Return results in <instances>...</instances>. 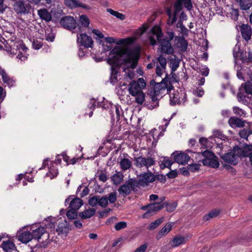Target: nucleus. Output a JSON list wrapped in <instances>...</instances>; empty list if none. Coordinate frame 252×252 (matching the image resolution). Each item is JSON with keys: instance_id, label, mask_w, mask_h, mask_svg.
<instances>
[{"instance_id": "nucleus-34", "label": "nucleus", "mask_w": 252, "mask_h": 252, "mask_svg": "<svg viewBox=\"0 0 252 252\" xmlns=\"http://www.w3.org/2000/svg\"><path fill=\"white\" fill-rule=\"evenodd\" d=\"M129 186L130 187L131 190L135 191L136 189L139 187L140 185V182L139 179L136 180L135 179L130 178L126 181Z\"/></svg>"}, {"instance_id": "nucleus-36", "label": "nucleus", "mask_w": 252, "mask_h": 252, "mask_svg": "<svg viewBox=\"0 0 252 252\" xmlns=\"http://www.w3.org/2000/svg\"><path fill=\"white\" fill-rule=\"evenodd\" d=\"M55 38V35L53 32L52 30L47 29L45 32V38L46 40L50 42H53Z\"/></svg>"}, {"instance_id": "nucleus-25", "label": "nucleus", "mask_w": 252, "mask_h": 252, "mask_svg": "<svg viewBox=\"0 0 252 252\" xmlns=\"http://www.w3.org/2000/svg\"><path fill=\"white\" fill-rule=\"evenodd\" d=\"M175 40H178V47L179 48H180V50L182 52L186 51L188 48V43L185 38L183 36L176 37Z\"/></svg>"}, {"instance_id": "nucleus-63", "label": "nucleus", "mask_w": 252, "mask_h": 252, "mask_svg": "<svg viewBox=\"0 0 252 252\" xmlns=\"http://www.w3.org/2000/svg\"><path fill=\"white\" fill-rule=\"evenodd\" d=\"M185 4V7L188 10H190L192 8V4L191 0H181Z\"/></svg>"}, {"instance_id": "nucleus-49", "label": "nucleus", "mask_w": 252, "mask_h": 252, "mask_svg": "<svg viewBox=\"0 0 252 252\" xmlns=\"http://www.w3.org/2000/svg\"><path fill=\"white\" fill-rule=\"evenodd\" d=\"M122 176L121 174L116 173L111 177V179L115 184L117 185L121 182L122 180Z\"/></svg>"}, {"instance_id": "nucleus-20", "label": "nucleus", "mask_w": 252, "mask_h": 252, "mask_svg": "<svg viewBox=\"0 0 252 252\" xmlns=\"http://www.w3.org/2000/svg\"><path fill=\"white\" fill-rule=\"evenodd\" d=\"M188 241L187 237L182 236H176L173 238L171 242L172 247H177L179 246L185 244Z\"/></svg>"}, {"instance_id": "nucleus-12", "label": "nucleus", "mask_w": 252, "mask_h": 252, "mask_svg": "<svg viewBox=\"0 0 252 252\" xmlns=\"http://www.w3.org/2000/svg\"><path fill=\"white\" fill-rule=\"evenodd\" d=\"M172 156H173L174 160L176 162L182 165L186 164L190 159L189 156L184 152L179 153L175 152L172 153Z\"/></svg>"}, {"instance_id": "nucleus-6", "label": "nucleus", "mask_w": 252, "mask_h": 252, "mask_svg": "<svg viewBox=\"0 0 252 252\" xmlns=\"http://www.w3.org/2000/svg\"><path fill=\"white\" fill-rule=\"evenodd\" d=\"M138 179L141 186L146 187L155 181V175L150 171L144 172L138 176Z\"/></svg>"}, {"instance_id": "nucleus-11", "label": "nucleus", "mask_w": 252, "mask_h": 252, "mask_svg": "<svg viewBox=\"0 0 252 252\" xmlns=\"http://www.w3.org/2000/svg\"><path fill=\"white\" fill-rule=\"evenodd\" d=\"M30 7L29 4L25 5L24 1L20 0L16 1L13 5L14 10L17 14L28 13Z\"/></svg>"}, {"instance_id": "nucleus-16", "label": "nucleus", "mask_w": 252, "mask_h": 252, "mask_svg": "<svg viewBox=\"0 0 252 252\" xmlns=\"http://www.w3.org/2000/svg\"><path fill=\"white\" fill-rule=\"evenodd\" d=\"M240 28L243 38L248 42L251 39L252 35L251 27L248 24H242Z\"/></svg>"}, {"instance_id": "nucleus-22", "label": "nucleus", "mask_w": 252, "mask_h": 252, "mask_svg": "<svg viewBox=\"0 0 252 252\" xmlns=\"http://www.w3.org/2000/svg\"><path fill=\"white\" fill-rule=\"evenodd\" d=\"M95 213V209L94 208H89L86 209L82 212H79L78 216L82 219L85 220L93 217Z\"/></svg>"}, {"instance_id": "nucleus-57", "label": "nucleus", "mask_w": 252, "mask_h": 252, "mask_svg": "<svg viewBox=\"0 0 252 252\" xmlns=\"http://www.w3.org/2000/svg\"><path fill=\"white\" fill-rule=\"evenodd\" d=\"M194 95L198 97H202L204 94V91L202 88H196L195 90L193 91Z\"/></svg>"}, {"instance_id": "nucleus-46", "label": "nucleus", "mask_w": 252, "mask_h": 252, "mask_svg": "<svg viewBox=\"0 0 252 252\" xmlns=\"http://www.w3.org/2000/svg\"><path fill=\"white\" fill-rule=\"evenodd\" d=\"M133 96L135 97V102L136 103L142 104L145 100V95L142 91H141Z\"/></svg>"}, {"instance_id": "nucleus-24", "label": "nucleus", "mask_w": 252, "mask_h": 252, "mask_svg": "<svg viewBox=\"0 0 252 252\" xmlns=\"http://www.w3.org/2000/svg\"><path fill=\"white\" fill-rule=\"evenodd\" d=\"M172 227V223L168 222L166 224V225L163 227L161 230L158 232V234L156 237L157 239H159L163 236L167 234L169 231L171 230Z\"/></svg>"}, {"instance_id": "nucleus-21", "label": "nucleus", "mask_w": 252, "mask_h": 252, "mask_svg": "<svg viewBox=\"0 0 252 252\" xmlns=\"http://www.w3.org/2000/svg\"><path fill=\"white\" fill-rule=\"evenodd\" d=\"M70 230L69 224L66 221L59 222L57 228V231L62 234H67Z\"/></svg>"}, {"instance_id": "nucleus-1", "label": "nucleus", "mask_w": 252, "mask_h": 252, "mask_svg": "<svg viewBox=\"0 0 252 252\" xmlns=\"http://www.w3.org/2000/svg\"><path fill=\"white\" fill-rule=\"evenodd\" d=\"M114 55L107 60V63L111 65L110 82L114 84L118 82L117 75L120 66L122 64L130 63L131 67L134 68L139 59V52L135 49L116 47L110 52Z\"/></svg>"}, {"instance_id": "nucleus-56", "label": "nucleus", "mask_w": 252, "mask_h": 252, "mask_svg": "<svg viewBox=\"0 0 252 252\" xmlns=\"http://www.w3.org/2000/svg\"><path fill=\"white\" fill-rule=\"evenodd\" d=\"M188 167V169L191 172H194L196 171H198L200 168V165L197 163H192L190 164H189L187 166Z\"/></svg>"}, {"instance_id": "nucleus-54", "label": "nucleus", "mask_w": 252, "mask_h": 252, "mask_svg": "<svg viewBox=\"0 0 252 252\" xmlns=\"http://www.w3.org/2000/svg\"><path fill=\"white\" fill-rule=\"evenodd\" d=\"M174 6L175 10L173 13H176V14L177 15V13L182 9V0H178V1L175 3Z\"/></svg>"}, {"instance_id": "nucleus-58", "label": "nucleus", "mask_w": 252, "mask_h": 252, "mask_svg": "<svg viewBox=\"0 0 252 252\" xmlns=\"http://www.w3.org/2000/svg\"><path fill=\"white\" fill-rule=\"evenodd\" d=\"M199 143L200 144L204 147V148H207L210 146V145H208L209 143V141L207 138L205 137H201L199 139Z\"/></svg>"}, {"instance_id": "nucleus-52", "label": "nucleus", "mask_w": 252, "mask_h": 252, "mask_svg": "<svg viewBox=\"0 0 252 252\" xmlns=\"http://www.w3.org/2000/svg\"><path fill=\"white\" fill-rule=\"evenodd\" d=\"M213 136L221 140H224L225 138V135L220 130H214L213 131Z\"/></svg>"}, {"instance_id": "nucleus-60", "label": "nucleus", "mask_w": 252, "mask_h": 252, "mask_svg": "<svg viewBox=\"0 0 252 252\" xmlns=\"http://www.w3.org/2000/svg\"><path fill=\"white\" fill-rule=\"evenodd\" d=\"M135 75V73L133 70H128L127 72H126V75L124 77L125 80H131L132 79Z\"/></svg>"}, {"instance_id": "nucleus-55", "label": "nucleus", "mask_w": 252, "mask_h": 252, "mask_svg": "<svg viewBox=\"0 0 252 252\" xmlns=\"http://www.w3.org/2000/svg\"><path fill=\"white\" fill-rule=\"evenodd\" d=\"M159 94H158L157 93H156V94H155L153 93V92L152 91H151L150 92V95L151 97L152 101L156 103V104L154 105L153 106H151L153 108L158 106V99L157 97V95Z\"/></svg>"}, {"instance_id": "nucleus-47", "label": "nucleus", "mask_w": 252, "mask_h": 252, "mask_svg": "<svg viewBox=\"0 0 252 252\" xmlns=\"http://www.w3.org/2000/svg\"><path fill=\"white\" fill-rule=\"evenodd\" d=\"M66 215L68 219H75L77 217V211H75L70 208V209L66 212Z\"/></svg>"}, {"instance_id": "nucleus-17", "label": "nucleus", "mask_w": 252, "mask_h": 252, "mask_svg": "<svg viewBox=\"0 0 252 252\" xmlns=\"http://www.w3.org/2000/svg\"><path fill=\"white\" fill-rule=\"evenodd\" d=\"M237 155L239 157H249L252 156V145H247L243 149L237 148Z\"/></svg>"}, {"instance_id": "nucleus-8", "label": "nucleus", "mask_w": 252, "mask_h": 252, "mask_svg": "<svg viewBox=\"0 0 252 252\" xmlns=\"http://www.w3.org/2000/svg\"><path fill=\"white\" fill-rule=\"evenodd\" d=\"M77 42L80 44V46L85 48H92L94 45V41L92 37L86 33H80L78 35Z\"/></svg>"}, {"instance_id": "nucleus-4", "label": "nucleus", "mask_w": 252, "mask_h": 252, "mask_svg": "<svg viewBox=\"0 0 252 252\" xmlns=\"http://www.w3.org/2000/svg\"><path fill=\"white\" fill-rule=\"evenodd\" d=\"M201 153L204 158L202 160V163L204 166H208L214 168H217L219 167L220 163L218 158L213 152L206 150Z\"/></svg>"}, {"instance_id": "nucleus-41", "label": "nucleus", "mask_w": 252, "mask_h": 252, "mask_svg": "<svg viewBox=\"0 0 252 252\" xmlns=\"http://www.w3.org/2000/svg\"><path fill=\"white\" fill-rule=\"evenodd\" d=\"M58 174V170L54 165H51L49 167V172L47 173V176L53 179Z\"/></svg>"}, {"instance_id": "nucleus-53", "label": "nucleus", "mask_w": 252, "mask_h": 252, "mask_svg": "<svg viewBox=\"0 0 252 252\" xmlns=\"http://www.w3.org/2000/svg\"><path fill=\"white\" fill-rule=\"evenodd\" d=\"M157 60L161 65V67L165 69L166 65V61L165 58L160 55L158 58Z\"/></svg>"}, {"instance_id": "nucleus-27", "label": "nucleus", "mask_w": 252, "mask_h": 252, "mask_svg": "<svg viewBox=\"0 0 252 252\" xmlns=\"http://www.w3.org/2000/svg\"><path fill=\"white\" fill-rule=\"evenodd\" d=\"M128 91L131 95L134 96L136 95L138 93H140L142 90L136 84V81H132L129 84Z\"/></svg>"}, {"instance_id": "nucleus-48", "label": "nucleus", "mask_w": 252, "mask_h": 252, "mask_svg": "<svg viewBox=\"0 0 252 252\" xmlns=\"http://www.w3.org/2000/svg\"><path fill=\"white\" fill-rule=\"evenodd\" d=\"M88 203L92 207H95L97 205H98V195L90 197L88 200Z\"/></svg>"}, {"instance_id": "nucleus-31", "label": "nucleus", "mask_w": 252, "mask_h": 252, "mask_svg": "<svg viewBox=\"0 0 252 252\" xmlns=\"http://www.w3.org/2000/svg\"><path fill=\"white\" fill-rule=\"evenodd\" d=\"M0 74L2 76V79L4 83L7 84L10 87L13 85L14 82L12 79L9 78L8 75L4 70L0 71Z\"/></svg>"}, {"instance_id": "nucleus-45", "label": "nucleus", "mask_w": 252, "mask_h": 252, "mask_svg": "<svg viewBox=\"0 0 252 252\" xmlns=\"http://www.w3.org/2000/svg\"><path fill=\"white\" fill-rule=\"evenodd\" d=\"M241 88H243L247 94H252V83L250 82L242 84Z\"/></svg>"}, {"instance_id": "nucleus-15", "label": "nucleus", "mask_w": 252, "mask_h": 252, "mask_svg": "<svg viewBox=\"0 0 252 252\" xmlns=\"http://www.w3.org/2000/svg\"><path fill=\"white\" fill-rule=\"evenodd\" d=\"M16 46V50L18 51V52H16L15 54H17V58L21 61H25L27 57L26 55V53L28 50V48L23 43V42L17 43Z\"/></svg>"}, {"instance_id": "nucleus-61", "label": "nucleus", "mask_w": 252, "mask_h": 252, "mask_svg": "<svg viewBox=\"0 0 252 252\" xmlns=\"http://www.w3.org/2000/svg\"><path fill=\"white\" fill-rule=\"evenodd\" d=\"M136 84L141 90L144 88L146 85L145 80L142 78H140L137 80V82H136Z\"/></svg>"}, {"instance_id": "nucleus-3", "label": "nucleus", "mask_w": 252, "mask_h": 252, "mask_svg": "<svg viewBox=\"0 0 252 252\" xmlns=\"http://www.w3.org/2000/svg\"><path fill=\"white\" fill-rule=\"evenodd\" d=\"M152 32L154 34L156 35L157 39L160 43L161 46V52L162 54H172L174 53V49L169 40L166 39H162V33L160 28L158 27L155 29H152Z\"/></svg>"}, {"instance_id": "nucleus-28", "label": "nucleus", "mask_w": 252, "mask_h": 252, "mask_svg": "<svg viewBox=\"0 0 252 252\" xmlns=\"http://www.w3.org/2000/svg\"><path fill=\"white\" fill-rule=\"evenodd\" d=\"M45 232V229L43 227H39L32 231V238L37 239L39 241L41 238V237L44 234Z\"/></svg>"}, {"instance_id": "nucleus-43", "label": "nucleus", "mask_w": 252, "mask_h": 252, "mask_svg": "<svg viewBox=\"0 0 252 252\" xmlns=\"http://www.w3.org/2000/svg\"><path fill=\"white\" fill-rule=\"evenodd\" d=\"M108 204L107 196L100 197L98 196V205L102 208H105Z\"/></svg>"}, {"instance_id": "nucleus-13", "label": "nucleus", "mask_w": 252, "mask_h": 252, "mask_svg": "<svg viewBox=\"0 0 252 252\" xmlns=\"http://www.w3.org/2000/svg\"><path fill=\"white\" fill-rule=\"evenodd\" d=\"M72 195H70L65 199V202H68L70 200H71L69 203V208L75 211H77L83 205V200L78 197L72 198Z\"/></svg>"}, {"instance_id": "nucleus-62", "label": "nucleus", "mask_w": 252, "mask_h": 252, "mask_svg": "<svg viewBox=\"0 0 252 252\" xmlns=\"http://www.w3.org/2000/svg\"><path fill=\"white\" fill-rule=\"evenodd\" d=\"M32 45L33 49L38 50L42 47V44L41 42L37 40H33Z\"/></svg>"}, {"instance_id": "nucleus-19", "label": "nucleus", "mask_w": 252, "mask_h": 252, "mask_svg": "<svg viewBox=\"0 0 252 252\" xmlns=\"http://www.w3.org/2000/svg\"><path fill=\"white\" fill-rule=\"evenodd\" d=\"M37 14L42 20L46 22H50L52 19L51 14L48 12L47 9L42 8L38 10Z\"/></svg>"}, {"instance_id": "nucleus-30", "label": "nucleus", "mask_w": 252, "mask_h": 252, "mask_svg": "<svg viewBox=\"0 0 252 252\" xmlns=\"http://www.w3.org/2000/svg\"><path fill=\"white\" fill-rule=\"evenodd\" d=\"M1 247L3 250L6 252L14 250L16 248L14 243L9 240L7 241H3L2 243Z\"/></svg>"}, {"instance_id": "nucleus-18", "label": "nucleus", "mask_w": 252, "mask_h": 252, "mask_svg": "<svg viewBox=\"0 0 252 252\" xmlns=\"http://www.w3.org/2000/svg\"><path fill=\"white\" fill-rule=\"evenodd\" d=\"M228 123L232 127H242L244 126L245 121L235 117L229 118Z\"/></svg>"}, {"instance_id": "nucleus-33", "label": "nucleus", "mask_w": 252, "mask_h": 252, "mask_svg": "<svg viewBox=\"0 0 252 252\" xmlns=\"http://www.w3.org/2000/svg\"><path fill=\"white\" fill-rule=\"evenodd\" d=\"M160 162L161 163L159 166L161 169H164L165 168L170 169L172 164L174 163V161L167 157H164L162 160L160 161Z\"/></svg>"}, {"instance_id": "nucleus-50", "label": "nucleus", "mask_w": 252, "mask_h": 252, "mask_svg": "<svg viewBox=\"0 0 252 252\" xmlns=\"http://www.w3.org/2000/svg\"><path fill=\"white\" fill-rule=\"evenodd\" d=\"M107 198L110 203H114L117 200V192L116 191L111 192L108 194Z\"/></svg>"}, {"instance_id": "nucleus-37", "label": "nucleus", "mask_w": 252, "mask_h": 252, "mask_svg": "<svg viewBox=\"0 0 252 252\" xmlns=\"http://www.w3.org/2000/svg\"><path fill=\"white\" fill-rule=\"evenodd\" d=\"M220 213V210H213L203 217V220L205 221L208 220L211 218L216 217Z\"/></svg>"}, {"instance_id": "nucleus-44", "label": "nucleus", "mask_w": 252, "mask_h": 252, "mask_svg": "<svg viewBox=\"0 0 252 252\" xmlns=\"http://www.w3.org/2000/svg\"><path fill=\"white\" fill-rule=\"evenodd\" d=\"M179 94H172L170 95V104L172 105H175L176 104H180L181 100L178 97Z\"/></svg>"}, {"instance_id": "nucleus-7", "label": "nucleus", "mask_w": 252, "mask_h": 252, "mask_svg": "<svg viewBox=\"0 0 252 252\" xmlns=\"http://www.w3.org/2000/svg\"><path fill=\"white\" fill-rule=\"evenodd\" d=\"M239 157L237 149H235L233 152L226 153L220 157L224 162L233 165L237 164Z\"/></svg>"}, {"instance_id": "nucleus-40", "label": "nucleus", "mask_w": 252, "mask_h": 252, "mask_svg": "<svg viewBox=\"0 0 252 252\" xmlns=\"http://www.w3.org/2000/svg\"><path fill=\"white\" fill-rule=\"evenodd\" d=\"M107 11L111 15L115 16L116 17L121 20H123L126 18L125 15L123 14V13H119L116 11H114L111 8H108L107 9Z\"/></svg>"}, {"instance_id": "nucleus-42", "label": "nucleus", "mask_w": 252, "mask_h": 252, "mask_svg": "<svg viewBox=\"0 0 252 252\" xmlns=\"http://www.w3.org/2000/svg\"><path fill=\"white\" fill-rule=\"evenodd\" d=\"M251 134H252V131L249 128H244L240 130L239 133V136L241 138L246 139H248L249 136Z\"/></svg>"}, {"instance_id": "nucleus-14", "label": "nucleus", "mask_w": 252, "mask_h": 252, "mask_svg": "<svg viewBox=\"0 0 252 252\" xmlns=\"http://www.w3.org/2000/svg\"><path fill=\"white\" fill-rule=\"evenodd\" d=\"M64 4L67 7L73 9L77 7H82L84 9L90 10L91 7L85 3H81L77 0H64Z\"/></svg>"}, {"instance_id": "nucleus-59", "label": "nucleus", "mask_w": 252, "mask_h": 252, "mask_svg": "<svg viewBox=\"0 0 252 252\" xmlns=\"http://www.w3.org/2000/svg\"><path fill=\"white\" fill-rule=\"evenodd\" d=\"M234 113L240 116L245 115V113L244 110L238 107L234 106L233 108Z\"/></svg>"}, {"instance_id": "nucleus-32", "label": "nucleus", "mask_w": 252, "mask_h": 252, "mask_svg": "<svg viewBox=\"0 0 252 252\" xmlns=\"http://www.w3.org/2000/svg\"><path fill=\"white\" fill-rule=\"evenodd\" d=\"M120 165L121 169L123 171H126L131 167V162L129 159L124 158L121 159L120 162Z\"/></svg>"}, {"instance_id": "nucleus-39", "label": "nucleus", "mask_w": 252, "mask_h": 252, "mask_svg": "<svg viewBox=\"0 0 252 252\" xmlns=\"http://www.w3.org/2000/svg\"><path fill=\"white\" fill-rule=\"evenodd\" d=\"M163 217L156 220L155 221L152 222L148 226L149 230H153L156 228L163 221Z\"/></svg>"}, {"instance_id": "nucleus-26", "label": "nucleus", "mask_w": 252, "mask_h": 252, "mask_svg": "<svg viewBox=\"0 0 252 252\" xmlns=\"http://www.w3.org/2000/svg\"><path fill=\"white\" fill-rule=\"evenodd\" d=\"M118 190L119 193L124 197H126V196L130 194L131 191L130 187L129 186L127 182H126V184L121 186Z\"/></svg>"}, {"instance_id": "nucleus-23", "label": "nucleus", "mask_w": 252, "mask_h": 252, "mask_svg": "<svg viewBox=\"0 0 252 252\" xmlns=\"http://www.w3.org/2000/svg\"><path fill=\"white\" fill-rule=\"evenodd\" d=\"M32 236L30 232H23L19 235L18 240L23 243L27 244L33 239Z\"/></svg>"}, {"instance_id": "nucleus-38", "label": "nucleus", "mask_w": 252, "mask_h": 252, "mask_svg": "<svg viewBox=\"0 0 252 252\" xmlns=\"http://www.w3.org/2000/svg\"><path fill=\"white\" fill-rule=\"evenodd\" d=\"M164 206L166 208V210L168 212H173L177 206V203L176 202H172L170 203L164 202Z\"/></svg>"}, {"instance_id": "nucleus-64", "label": "nucleus", "mask_w": 252, "mask_h": 252, "mask_svg": "<svg viewBox=\"0 0 252 252\" xmlns=\"http://www.w3.org/2000/svg\"><path fill=\"white\" fill-rule=\"evenodd\" d=\"M148 247V245L147 243H145L137 249H136L134 252H145L147 248Z\"/></svg>"}, {"instance_id": "nucleus-29", "label": "nucleus", "mask_w": 252, "mask_h": 252, "mask_svg": "<svg viewBox=\"0 0 252 252\" xmlns=\"http://www.w3.org/2000/svg\"><path fill=\"white\" fill-rule=\"evenodd\" d=\"M240 8L243 10H249L252 5V0H238Z\"/></svg>"}, {"instance_id": "nucleus-35", "label": "nucleus", "mask_w": 252, "mask_h": 252, "mask_svg": "<svg viewBox=\"0 0 252 252\" xmlns=\"http://www.w3.org/2000/svg\"><path fill=\"white\" fill-rule=\"evenodd\" d=\"M79 23L84 28H88L90 25V20L86 15L80 16L79 19Z\"/></svg>"}, {"instance_id": "nucleus-2", "label": "nucleus", "mask_w": 252, "mask_h": 252, "mask_svg": "<svg viewBox=\"0 0 252 252\" xmlns=\"http://www.w3.org/2000/svg\"><path fill=\"white\" fill-rule=\"evenodd\" d=\"M150 85L153 87L151 91L153 93L160 94L162 90H167V93L173 89L171 79L168 78V74H166L165 77L163 78L160 82L157 83L153 79L150 81Z\"/></svg>"}, {"instance_id": "nucleus-10", "label": "nucleus", "mask_w": 252, "mask_h": 252, "mask_svg": "<svg viewBox=\"0 0 252 252\" xmlns=\"http://www.w3.org/2000/svg\"><path fill=\"white\" fill-rule=\"evenodd\" d=\"M60 24L64 28L69 30H74L77 27L75 19L69 16L62 18L60 21Z\"/></svg>"}, {"instance_id": "nucleus-9", "label": "nucleus", "mask_w": 252, "mask_h": 252, "mask_svg": "<svg viewBox=\"0 0 252 252\" xmlns=\"http://www.w3.org/2000/svg\"><path fill=\"white\" fill-rule=\"evenodd\" d=\"M165 197H163L162 198H160V201L150 204V210H148L142 215V218H148L152 213L158 212L161 210L164 206V204L162 203Z\"/></svg>"}, {"instance_id": "nucleus-5", "label": "nucleus", "mask_w": 252, "mask_h": 252, "mask_svg": "<svg viewBox=\"0 0 252 252\" xmlns=\"http://www.w3.org/2000/svg\"><path fill=\"white\" fill-rule=\"evenodd\" d=\"M134 161V164L136 167L139 168L145 167L147 169L156 163L155 158L151 156L147 157L140 156L135 158Z\"/></svg>"}, {"instance_id": "nucleus-51", "label": "nucleus", "mask_w": 252, "mask_h": 252, "mask_svg": "<svg viewBox=\"0 0 252 252\" xmlns=\"http://www.w3.org/2000/svg\"><path fill=\"white\" fill-rule=\"evenodd\" d=\"M127 226V223L125 221H120L117 223L115 225V228L116 230L119 231L122 229L126 228Z\"/></svg>"}]
</instances>
